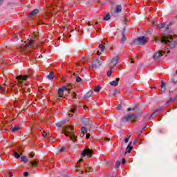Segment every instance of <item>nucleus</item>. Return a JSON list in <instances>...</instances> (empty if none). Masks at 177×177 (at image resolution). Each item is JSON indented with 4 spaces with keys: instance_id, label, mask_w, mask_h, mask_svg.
<instances>
[{
    "instance_id": "f257e3e1",
    "label": "nucleus",
    "mask_w": 177,
    "mask_h": 177,
    "mask_svg": "<svg viewBox=\"0 0 177 177\" xmlns=\"http://www.w3.org/2000/svg\"><path fill=\"white\" fill-rule=\"evenodd\" d=\"M176 35L174 32H169L167 34H164L161 39L157 37L154 38L155 42H161V44H165L167 45L169 48H174L175 45L177 44V41L175 39Z\"/></svg>"
},
{
    "instance_id": "f03ea898",
    "label": "nucleus",
    "mask_w": 177,
    "mask_h": 177,
    "mask_svg": "<svg viewBox=\"0 0 177 177\" xmlns=\"http://www.w3.org/2000/svg\"><path fill=\"white\" fill-rule=\"evenodd\" d=\"M64 133H65L66 136H69L71 140L75 142L77 140V136L74 134L75 132V129L73 126H66L62 129Z\"/></svg>"
},
{
    "instance_id": "7ed1b4c3",
    "label": "nucleus",
    "mask_w": 177,
    "mask_h": 177,
    "mask_svg": "<svg viewBox=\"0 0 177 177\" xmlns=\"http://www.w3.org/2000/svg\"><path fill=\"white\" fill-rule=\"evenodd\" d=\"M122 10V6L121 5H117L115 10H111V14L112 16H114V17L118 16V13H121Z\"/></svg>"
},
{
    "instance_id": "20e7f679",
    "label": "nucleus",
    "mask_w": 177,
    "mask_h": 177,
    "mask_svg": "<svg viewBox=\"0 0 177 177\" xmlns=\"http://www.w3.org/2000/svg\"><path fill=\"white\" fill-rule=\"evenodd\" d=\"M136 45H145L146 44V37L141 36L134 40Z\"/></svg>"
},
{
    "instance_id": "39448f33",
    "label": "nucleus",
    "mask_w": 177,
    "mask_h": 177,
    "mask_svg": "<svg viewBox=\"0 0 177 177\" xmlns=\"http://www.w3.org/2000/svg\"><path fill=\"white\" fill-rule=\"evenodd\" d=\"M130 121V122H135V120H136V114L130 113L123 118V120Z\"/></svg>"
},
{
    "instance_id": "423d86ee",
    "label": "nucleus",
    "mask_w": 177,
    "mask_h": 177,
    "mask_svg": "<svg viewBox=\"0 0 177 177\" xmlns=\"http://www.w3.org/2000/svg\"><path fill=\"white\" fill-rule=\"evenodd\" d=\"M93 151L89 149V148H86L84 149L82 153H81V157H92V154H93Z\"/></svg>"
},
{
    "instance_id": "0eeeda50",
    "label": "nucleus",
    "mask_w": 177,
    "mask_h": 177,
    "mask_svg": "<svg viewBox=\"0 0 177 177\" xmlns=\"http://www.w3.org/2000/svg\"><path fill=\"white\" fill-rule=\"evenodd\" d=\"M117 63H118V56L114 57L112 59L111 63L109 64V68H111V70H113V68H114L115 66H117Z\"/></svg>"
},
{
    "instance_id": "6e6552de",
    "label": "nucleus",
    "mask_w": 177,
    "mask_h": 177,
    "mask_svg": "<svg viewBox=\"0 0 177 177\" xmlns=\"http://www.w3.org/2000/svg\"><path fill=\"white\" fill-rule=\"evenodd\" d=\"M17 80L18 81V84H19L20 85H21L23 84V81H27V80H28V75H18L17 76Z\"/></svg>"
},
{
    "instance_id": "1a4fd4ad",
    "label": "nucleus",
    "mask_w": 177,
    "mask_h": 177,
    "mask_svg": "<svg viewBox=\"0 0 177 177\" xmlns=\"http://www.w3.org/2000/svg\"><path fill=\"white\" fill-rule=\"evenodd\" d=\"M99 66H102V59H100V58H97L93 62L91 68H97Z\"/></svg>"
},
{
    "instance_id": "9d476101",
    "label": "nucleus",
    "mask_w": 177,
    "mask_h": 177,
    "mask_svg": "<svg viewBox=\"0 0 177 177\" xmlns=\"http://www.w3.org/2000/svg\"><path fill=\"white\" fill-rule=\"evenodd\" d=\"M165 54V51L164 50H159L157 53H155L153 56V59H154V60H158V59H160V57L164 56Z\"/></svg>"
},
{
    "instance_id": "9b49d317",
    "label": "nucleus",
    "mask_w": 177,
    "mask_h": 177,
    "mask_svg": "<svg viewBox=\"0 0 177 177\" xmlns=\"http://www.w3.org/2000/svg\"><path fill=\"white\" fill-rule=\"evenodd\" d=\"M84 162V159H80L79 161L77 162V166H76V172H80V174H84L82 171V167H81V163Z\"/></svg>"
},
{
    "instance_id": "f8f14e48",
    "label": "nucleus",
    "mask_w": 177,
    "mask_h": 177,
    "mask_svg": "<svg viewBox=\"0 0 177 177\" xmlns=\"http://www.w3.org/2000/svg\"><path fill=\"white\" fill-rule=\"evenodd\" d=\"M64 91H66V87H62L58 89V95L59 97H64Z\"/></svg>"
},
{
    "instance_id": "ddd939ff",
    "label": "nucleus",
    "mask_w": 177,
    "mask_h": 177,
    "mask_svg": "<svg viewBox=\"0 0 177 177\" xmlns=\"http://www.w3.org/2000/svg\"><path fill=\"white\" fill-rule=\"evenodd\" d=\"M83 165L86 172H92V171H93V169L90 167L88 165L83 163Z\"/></svg>"
},
{
    "instance_id": "4468645a",
    "label": "nucleus",
    "mask_w": 177,
    "mask_h": 177,
    "mask_svg": "<svg viewBox=\"0 0 177 177\" xmlns=\"http://www.w3.org/2000/svg\"><path fill=\"white\" fill-rule=\"evenodd\" d=\"M120 82V78H116L115 80L110 82V85L112 86H117L118 85V82Z\"/></svg>"
},
{
    "instance_id": "2eb2a0df",
    "label": "nucleus",
    "mask_w": 177,
    "mask_h": 177,
    "mask_svg": "<svg viewBox=\"0 0 177 177\" xmlns=\"http://www.w3.org/2000/svg\"><path fill=\"white\" fill-rule=\"evenodd\" d=\"M6 86H9V85L8 84L0 85V93H2V92H5V91H6Z\"/></svg>"
},
{
    "instance_id": "dca6fc26",
    "label": "nucleus",
    "mask_w": 177,
    "mask_h": 177,
    "mask_svg": "<svg viewBox=\"0 0 177 177\" xmlns=\"http://www.w3.org/2000/svg\"><path fill=\"white\" fill-rule=\"evenodd\" d=\"M19 130H20V125H17L10 128V131H12V132H17V131H19Z\"/></svg>"
},
{
    "instance_id": "f3484780",
    "label": "nucleus",
    "mask_w": 177,
    "mask_h": 177,
    "mask_svg": "<svg viewBox=\"0 0 177 177\" xmlns=\"http://www.w3.org/2000/svg\"><path fill=\"white\" fill-rule=\"evenodd\" d=\"M20 154H23L21 151H14V157H15V158H20Z\"/></svg>"
},
{
    "instance_id": "a211bd4d",
    "label": "nucleus",
    "mask_w": 177,
    "mask_h": 177,
    "mask_svg": "<svg viewBox=\"0 0 177 177\" xmlns=\"http://www.w3.org/2000/svg\"><path fill=\"white\" fill-rule=\"evenodd\" d=\"M38 9H35L28 14V16H35V15H38Z\"/></svg>"
},
{
    "instance_id": "6ab92c4d",
    "label": "nucleus",
    "mask_w": 177,
    "mask_h": 177,
    "mask_svg": "<svg viewBox=\"0 0 177 177\" xmlns=\"http://www.w3.org/2000/svg\"><path fill=\"white\" fill-rule=\"evenodd\" d=\"M93 92H92V91H88V93H86L84 95V99H88L89 97H91L93 95Z\"/></svg>"
},
{
    "instance_id": "aec40b11",
    "label": "nucleus",
    "mask_w": 177,
    "mask_h": 177,
    "mask_svg": "<svg viewBox=\"0 0 177 177\" xmlns=\"http://www.w3.org/2000/svg\"><path fill=\"white\" fill-rule=\"evenodd\" d=\"M126 41H127V36L125 35V33H122L120 44H125Z\"/></svg>"
},
{
    "instance_id": "412c9836",
    "label": "nucleus",
    "mask_w": 177,
    "mask_h": 177,
    "mask_svg": "<svg viewBox=\"0 0 177 177\" xmlns=\"http://www.w3.org/2000/svg\"><path fill=\"white\" fill-rule=\"evenodd\" d=\"M81 136H84L86 132H88V130L86 129V127H82L81 129Z\"/></svg>"
},
{
    "instance_id": "4be33fe9",
    "label": "nucleus",
    "mask_w": 177,
    "mask_h": 177,
    "mask_svg": "<svg viewBox=\"0 0 177 177\" xmlns=\"http://www.w3.org/2000/svg\"><path fill=\"white\" fill-rule=\"evenodd\" d=\"M21 161L22 162H24V164H27L28 159L27 158V156H21Z\"/></svg>"
},
{
    "instance_id": "5701e85b",
    "label": "nucleus",
    "mask_w": 177,
    "mask_h": 177,
    "mask_svg": "<svg viewBox=\"0 0 177 177\" xmlns=\"http://www.w3.org/2000/svg\"><path fill=\"white\" fill-rule=\"evenodd\" d=\"M64 87L66 88V91H67L68 92H70V91H71V89H73V86L71 84H68L67 86H64Z\"/></svg>"
},
{
    "instance_id": "b1692460",
    "label": "nucleus",
    "mask_w": 177,
    "mask_h": 177,
    "mask_svg": "<svg viewBox=\"0 0 177 177\" xmlns=\"http://www.w3.org/2000/svg\"><path fill=\"white\" fill-rule=\"evenodd\" d=\"M47 78L48 80H53V78H55V75L53 74V72H50L49 75L47 76Z\"/></svg>"
},
{
    "instance_id": "393cba45",
    "label": "nucleus",
    "mask_w": 177,
    "mask_h": 177,
    "mask_svg": "<svg viewBox=\"0 0 177 177\" xmlns=\"http://www.w3.org/2000/svg\"><path fill=\"white\" fill-rule=\"evenodd\" d=\"M132 150V146H131V143L127 146L126 149V152L125 153H131Z\"/></svg>"
},
{
    "instance_id": "a878e982",
    "label": "nucleus",
    "mask_w": 177,
    "mask_h": 177,
    "mask_svg": "<svg viewBox=\"0 0 177 177\" xmlns=\"http://www.w3.org/2000/svg\"><path fill=\"white\" fill-rule=\"evenodd\" d=\"M165 83H164V81L162 80V84H161V91L165 92Z\"/></svg>"
},
{
    "instance_id": "bb28decb",
    "label": "nucleus",
    "mask_w": 177,
    "mask_h": 177,
    "mask_svg": "<svg viewBox=\"0 0 177 177\" xmlns=\"http://www.w3.org/2000/svg\"><path fill=\"white\" fill-rule=\"evenodd\" d=\"M35 43V40H31V41H29L28 44L25 45V48H28L29 46H31V45H32Z\"/></svg>"
},
{
    "instance_id": "cd10ccee",
    "label": "nucleus",
    "mask_w": 177,
    "mask_h": 177,
    "mask_svg": "<svg viewBox=\"0 0 177 177\" xmlns=\"http://www.w3.org/2000/svg\"><path fill=\"white\" fill-rule=\"evenodd\" d=\"M10 88L12 92H15V89H17V87H16V84H11L10 86Z\"/></svg>"
},
{
    "instance_id": "c85d7f7f",
    "label": "nucleus",
    "mask_w": 177,
    "mask_h": 177,
    "mask_svg": "<svg viewBox=\"0 0 177 177\" xmlns=\"http://www.w3.org/2000/svg\"><path fill=\"white\" fill-rule=\"evenodd\" d=\"M30 164H31L32 167H37L38 165V162H37V161H35V160L30 162Z\"/></svg>"
},
{
    "instance_id": "c756f323",
    "label": "nucleus",
    "mask_w": 177,
    "mask_h": 177,
    "mask_svg": "<svg viewBox=\"0 0 177 177\" xmlns=\"http://www.w3.org/2000/svg\"><path fill=\"white\" fill-rule=\"evenodd\" d=\"M99 48H100V49H101V52H104V51L105 47H104V46L103 44H100L99 45Z\"/></svg>"
},
{
    "instance_id": "7c9ffc66",
    "label": "nucleus",
    "mask_w": 177,
    "mask_h": 177,
    "mask_svg": "<svg viewBox=\"0 0 177 177\" xmlns=\"http://www.w3.org/2000/svg\"><path fill=\"white\" fill-rule=\"evenodd\" d=\"M104 20H105V21L110 20V14H107V15L104 17Z\"/></svg>"
},
{
    "instance_id": "2f4dec72",
    "label": "nucleus",
    "mask_w": 177,
    "mask_h": 177,
    "mask_svg": "<svg viewBox=\"0 0 177 177\" xmlns=\"http://www.w3.org/2000/svg\"><path fill=\"white\" fill-rule=\"evenodd\" d=\"M76 110H77V107L73 106V108L71 109V113H75Z\"/></svg>"
},
{
    "instance_id": "473e14b6",
    "label": "nucleus",
    "mask_w": 177,
    "mask_h": 177,
    "mask_svg": "<svg viewBox=\"0 0 177 177\" xmlns=\"http://www.w3.org/2000/svg\"><path fill=\"white\" fill-rule=\"evenodd\" d=\"M82 81V79L80 76L76 77V82H81Z\"/></svg>"
},
{
    "instance_id": "72a5a7b5",
    "label": "nucleus",
    "mask_w": 177,
    "mask_h": 177,
    "mask_svg": "<svg viewBox=\"0 0 177 177\" xmlns=\"http://www.w3.org/2000/svg\"><path fill=\"white\" fill-rule=\"evenodd\" d=\"M158 27V28H164V27H165V24L163 23V24H159Z\"/></svg>"
},
{
    "instance_id": "f704fd0d",
    "label": "nucleus",
    "mask_w": 177,
    "mask_h": 177,
    "mask_svg": "<svg viewBox=\"0 0 177 177\" xmlns=\"http://www.w3.org/2000/svg\"><path fill=\"white\" fill-rule=\"evenodd\" d=\"M111 74H113V71L111 70L107 72L106 75L107 77H111Z\"/></svg>"
},
{
    "instance_id": "c9c22d12",
    "label": "nucleus",
    "mask_w": 177,
    "mask_h": 177,
    "mask_svg": "<svg viewBox=\"0 0 177 177\" xmlns=\"http://www.w3.org/2000/svg\"><path fill=\"white\" fill-rule=\"evenodd\" d=\"M120 165H121V162L120 161H117L115 162V167L118 168V167H120Z\"/></svg>"
},
{
    "instance_id": "e433bc0d",
    "label": "nucleus",
    "mask_w": 177,
    "mask_h": 177,
    "mask_svg": "<svg viewBox=\"0 0 177 177\" xmlns=\"http://www.w3.org/2000/svg\"><path fill=\"white\" fill-rule=\"evenodd\" d=\"M95 92H100V86H96L94 89Z\"/></svg>"
},
{
    "instance_id": "4c0bfd02",
    "label": "nucleus",
    "mask_w": 177,
    "mask_h": 177,
    "mask_svg": "<svg viewBox=\"0 0 177 177\" xmlns=\"http://www.w3.org/2000/svg\"><path fill=\"white\" fill-rule=\"evenodd\" d=\"M131 138V136H129V137L128 138H126L125 139H124V142L125 143H128V142H129V139Z\"/></svg>"
},
{
    "instance_id": "58836bf2",
    "label": "nucleus",
    "mask_w": 177,
    "mask_h": 177,
    "mask_svg": "<svg viewBox=\"0 0 177 177\" xmlns=\"http://www.w3.org/2000/svg\"><path fill=\"white\" fill-rule=\"evenodd\" d=\"M158 111H160V109H158L156 111H154L153 113H152L151 117H153L157 113H158Z\"/></svg>"
},
{
    "instance_id": "ea45409f",
    "label": "nucleus",
    "mask_w": 177,
    "mask_h": 177,
    "mask_svg": "<svg viewBox=\"0 0 177 177\" xmlns=\"http://www.w3.org/2000/svg\"><path fill=\"white\" fill-rule=\"evenodd\" d=\"M72 97H73V99H76V98H77V94H76L75 92L73 93V94H72Z\"/></svg>"
},
{
    "instance_id": "a19ab883",
    "label": "nucleus",
    "mask_w": 177,
    "mask_h": 177,
    "mask_svg": "<svg viewBox=\"0 0 177 177\" xmlns=\"http://www.w3.org/2000/svg\"><path fill=\"white\" fill-rule=\"evenodd\" d=\"M64 150H66V149H64V147H61L59 149V153H64Z\"/></svg>"
},
{
    "instance_id": "79ce46f5",
    "label": "nucleus",
    "mask_w": 177,
    "mask_h": 177,
    "mask_svg": "<svg viewBox=\"0 0 177 177\" xmlns=\"http://www.w3.org/2000/svg\"><path fill=\"white\" fill-rule=\"evenodd\" d=\"M98 5L100 6H103V5H104V1H98Z\"/></svg>"
},
{
    "instance_id": "37998d69",
    "label": "nucleus",
    "mask_w": 177,
    "mask_h": 177,
    "mask_svg": "<svg viewBox=\"0 0 177 177\" xmlns=\"http://www.w3.org/2000/svg\"><path fill=\"white\" fill-rule=\"evenodd\" d=\"M127 111H135V108H128Z\"/></svg>"
},
{
    "instance_id": "c03bdc74",
    "label": "nucleus",
    "mask_w": 177,
    "mask_h": 177,
    "mask_svg": "<svg viewBox=\"0 0 177 177\" xmlns=\"http://www.w3.org/2000/svg\"><path fill=\"white\" fill-rule=\"evenodd\" d=\"M47 135H49V133L44 132V133H42V136H44V138H46V136H47Z\"/></svg>"
},
{
    "instance_id": "a18cd8bd",
    "label": "nucleus",
    "mask_w": 177,
    "mask_h": 177,
    "mask_svg": "<svg viewBox=\"0 0 177 177\" xmlns=\"http://www.w3.org/2000/svg\"><path fill=\"white\" fill-rule=\"evenodd\" d=\"M86 139H89L91 138V133H86Z\"/></svg>"
},
{
    "instance_id": "49530a36",
    "label": "nucleus",
    "mask_w": 177,
    "mask_h": 177,
    "mask_svg": "<svg viewBox=\"0 0 177 177\" xmlns=\"http://www.w3.org/2000/svg\"><path fill=\"white\" fill-rule=\"evenodd\" d=\"M24 176H25V177L28 176V172L25 171V172L24 173Z\"/></svg>"
},
{
    "instance_id": "de8ad7c7",
    "label": "nucleus",
    "mask_w": 177,
    "mask_h": 177,
    "mask_svg": "<svg viewBox=\"0 0 177 177\" xmlns=\"http://www.w3.org/2000/svg\"><path fill=\"white\" fill-rule=\"evenodd\" d=\"M142 133H143V130H141L138 136V138H140V135H142Z\"/></svg>"
},
{
    "instance_id": "09e8293b",
    "label": "nucleus",
    "mask_w": 177,
    "mask_h": 177,
    "mask_svg": "<svg viewBox=\"0 0 177 177\" xmlns=\"http://www.w3.org/2000/svg\"><path fill=\"white\" fill-rule=\"evenodd\" d=\"M35 153L33 152L30 153V157H31V158H32V157H34Z\"/></svg>"
},
{
    "instance_id": "8fccbe9b",
    "label": "nucleus",
    "mask_w": 177,
    "mask_h": 177,
    "mask_svg": "<svg viewBox=\"0 0 177 177\" xmlns=\"http://www.w3.org/2000/svg\"><path fill=\"white\" fill-rule=\"evenodd\" d=\"M30 92H31V88H28L26 90V93H30Z\"/></svg>"
},
{
    "instance_id": "3c124183",
    "label": "nucleus",
    "mask_w": 177,
    "mask_h": 177,
    "mask_svg": "<svg viewBox=\"0 0 177 177\" xmlns=\"http://www.w3.org/2000/svg\"><path fill=\"white\" fill-rule=\"evenodd\" d=\"M127 162V161L125 160V158H123L122 159V164H125Z\"/></svg>"
},
{
    "instance_id": "603ef678",
    "label": "nucleus",
    "mask_w": 177,
    "mask_h": 177,
    "mask_svg": "<svg viewBox=\"0 0 177 177\" xmlns=\"http://www.w3.org/2000/svg\"><path fill=\"white\" fill-rule=\"evenodd\" d=\"M8 175L10 177H13V174L12 172H9Z\"/></svg>"
},
{
    "instance_id": "864d4df0",
    "label": "nucleus",
    "mask_w": 177,
    "mask_h": 177,
    "mask_svg": "<svg viewBox=\"0 0 177 177\" xmlns=\"http://www.w3.org/2000/svg\"><path fill=\"white\" fill-rule=\"evenodd\" d=\"M117 110H121V105H118L117 106Z\"/></svg>"
},
{
    "instance_id": "5fc2aeb1",
    "label": "nucleus",
    "mask_w": 177,
    "mask_h": 177,
    "mask_svg": "<svg viewBox=\"0 0 177 177\" xmlns=\"http://www.w3.org/2000/svg\"><path fill=\"white\" fill-rule=\"evenodd\" d=\"M97 56H100V55H102V53H100V51H97Z\"/></svg>"
},
{
    "instance_id": "6e6d98bb",
    "label": "nucleus",
    "mask_w": 177,
    "mask_h": 177,
    "mask_svg": "<svg viewBox=\"0 0 177 177\" xmlns=\"http://www.w3.org/2000/svg\"><path fill=\"white\" fill-rule=\"evenodd\" d=\"M84 110H88V106H84Z\"/></svg>"
},
{
    "instance_id": "4d7b16f0",
    "label": "nucleus",
    "mask_w": 177,
    "mask_h": 177,
    "mask_svg": "<svg viewBox=\"0 0 177 177\" xmlns=\"http://www.w3.org/2000/svg\"><path fill=\"white\" fill-rule=\"evenodd\" d=\"M104 140H106L107 142H109L110 140V138H106L104 139Z\"/></svg>"
},
{
    "instance_id": "13d9d810",
    "label": "nucleus",
    "mask_w": 177,
    "mask_h": 177,
    "mask_svg": "<svg viewBox=\"0 0 177 177\" xmlns=\"http://www.w3.org/2000/svg\"><path fill=\"white\" fill-rule=\"evenodd\" d=\"M87 26H88V27H91V22H88V23H87Z\"/></svg>"
},
{
    "instance_id": "bf43d9fd",
    "label": "nucleus",
    "mask_w": 177,
    "mask_h": 177,
    "mask_svg": "<svg viewBox=\"0 0 177 177\" xmlns=\"http://www.w3.org/2000/svg\"><path fill=\"white\" fill-rule=\"evenodd\" d=\"M169 103H171V101H170V100L166 102V104H168Z\"/></svg>"
},
{
    "instance_id": "052dcab7",
    "label": "nucleus",
    "mask_w": 177,
    "mask_h": 177,
    "mask_svg": "<svg viewBox=\"0 0 177 177\" xmlns=\"http://www.w3.org/2000/svg\"><path fill=\"white\" fill-rule=\"evenodd\" d=\"M156 88V86H153V87H151V89H154Z\"/></svg>"
},
{
    "instance_id": "680f3d73",
    "label": "nucleus",
    "mask_w": 177,
    "mask_h": 177,
    "mask_svg": "<svg viewBox=\"0 0 177 177\" xmlns=\"http://www.w3.org/2000/svg\"><path fill=\"white\" fill-rule=\"evenodd\" d=\"M138 142V138H136L134 141V143L137 142Z\"/></svg>"
},
{
    "instance_id": "e2e57ef3",
    "label": "nucleus",
    "mask_w": 177,
    "mask_h": 177,
    "mask_svg": "<svg viewBox=\"0 0 177 177\" xmlns=\"http://www.w3.org/2000/svg\"><path fill=\"white\" fill-rule=\"evenodd\" d=\"M152 24H153V26H154V24H156V22L155 21H152Z\"/></svg>"
},
{
    "instance_id": "0e129e2a",
    "label": "nucleus",
    "mask_w": 177,
    "mask_h": 177,
    "mask_svg": "<svg viewBox=\"0 0 177 177\" xmlns=\"http://www.w3.org/2000/svg\"><path fill=\"white\" fill-rule=\"evenodd\" d=\"M146 129V126L143 127L142 131H145Z\"/></svg>"
},
{
    "instance_id": "69168bd1",
    "label": "nucleus",
    "mask_w": 177,
    "mask_h": 177,
    "mask_svg": "<svg viewBox=\"0 0 177 177\" xmlns=\"http://www.w3.org/2000/svg\"><path fill=\"white\" fill-rule=\"evenodd\" d=\"M2 5V1H0V6Z\"/></svg>"
},
{
    "instance_id": "338daca9",
    "label": "nucleus",
    "mask_w": 177,
    "mask_h": 177,
    "mask_svg": "<svg viewBox=\"0 0 177 177\" xmlns=\"http://www.w3.org/2000/svg\"><path fill=\"white\" fill-rule=\"evenodd\" d=\"M57 125H58V127H62V124H57Z\"/></svg>"
},
{
    "instance_id": "774afa93",
    "label": "nucleus",
    "mask_w": 177,
    "mask_h": 177,
    "mask_svg": "<svg viewBox=\"0 0 177 177\" xmlns=\"http://www.w3.org/2000/svg\"><path fill=\"white\" fill-rule=\"evenodd\" d=\"M50 140H51V142H53V138H52Z\"/></svg>"
}]
</instances>
